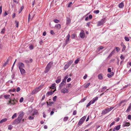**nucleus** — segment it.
Returning a JSON list of instances; mask_svg holds the SVG:
<instances>
[{"instance_id": "obj_20", "label": "nucleus", "mask_w": 131, "mask_h": 131, "mask_svg": "<svg viewBox=\"0 0 131 131\" xmlns=\"http://www.w3.org/2000/svg\"><path fill=\"white\" fill-rule=\"evenodd\" d=\"M98 99V97H95L94 98L93 100H91V101H92V103H94V102L96 101Z\"/></svg>"}, {"instance_id": "obj_56", "label": "nucleus", "mask_w": 131, "mask_h": 131, "mask_svg": "<svg viewBox=\"0 0 131 131\" xmlns=\"http://www.w3.org/2000/svg\"><path fill=\"white\" fill-rule=\"evenodd\" d=\"M79 60L78 59H77L76 60H75V64H77L78 63V62L79 61Z\"/></svg>"}, {"instance_id": "obj_14", "label": "nucleus", "mask_w": 131, "mask_h": 131, "mask_svg": "<svg viewBox=\"0 0 131 131\" xmlns=\"http://www.w3.org/2000/svg\"><path fill=\"white\" fill-rule=\"evenodd\" d=\"M108 112V110L107 108L103 110L102 112V114H105L107 113Z\"/></svg>"}, {"instance_id": "obj_58", "label": "nucleus", "mask_w": 131, "mask_h": 131, "mask_svg": "<svg viewBox=\"0 0 131 131\" xmlns=\"http://www.w3.org/2000/svg\"><path fill=\"white\" fill-rule=\"evenodd\" d=\"M20 88L19 87H18L17 88L16 91L17 92H18L19 91H20Z\"/></svg>"}, {"instance_id": "obj_49", "label": "nucleus", "mask_w": 131, "mask_h": 131, "mask_svg": "<svg viewBox=\"0 0 131 131\" xmlns=\"http://www.w3.org/2000/svg\"><path fill=\"white\" fill-rule=\"evenodd\" d=\"M31 15L30 14H29L28 15V22L30 20H31L32 19L30 18Z\"/></svg>"}, {"instance_id": "obj_45", "label": "nucleus", "mask_w": 131, "mask_h": 131, "mask_svg": "<svg viewBox=\"0 0 131 131\" xmlns=\"http://www.w3.org/2000/svg\"><path fill=\"white\" fill-rule=\"evenodd\" d=\"M15 22L16 24V27H18L19 22L17 21H15Z\"/></svg>"}, {"instance_id": "obj_39", "label": "nucleus", "mask_w": 131, "mask_h": 131, "mask_svg": "<svg viewBox=\"0 0 131 131\" xmlns=\"http://www.w3.org/2000/svg\"><path fill=\"white\" fill-rule=\"evenodd\" d=\"M76 35L75 34H73L72 35H71V38H72V39H74L75 38V37H76Z\"/></svg>"}, {"instance_id": "obj_61", "label": "nucleus", "mask_w": 131, "mask_h": 131, "mask_svg": "<svg viewBox=\"0 0 131 131\" xmlns=\"http://www.w3.org/2000/svg\"><path fill=\"white\" fill-rule=\"evenodd\" d=\"M127 118L128 119H130L131 118V115H129L128 116Z\"/></svg>"}, {"instance_id": "obj_4", "label": "nucleus", "mask_w": 131, "mask_h": 131, "mask_svg": "<svg viewBox=\"0 0 131 131\" xmlns=\"http://www.w3.org/2000/svg\"><path fill=\"white\" fill-rule=\"evenodd\" d=\"M105 18L102 19L100 21L97 22V26H99L102 25L105 23Z\"/></svg>"}, {"instance_id": "obj_38", "label": "nucleus", "mask_w": 131, "mask_h": 131, "mask_svg": "<svg viewBox=\"0 0 131 131\" xmlns=\"http://www.w3.org/2000/svg\"><path fill=\"white\" fill-rule=\"evenodd\" d=\"M5 28H4L2 29V31H1V34H3L4 33L5 31Z\"/></svg>"}, {"instance_id": "obj_63", "label": "nucleus", "mask_w": 131, "mask_h": 131, "mask_svg": "<svg viewBox=\"0 0 131 131\" xmlns=\"http://www.w3.org/2000/svg\"><path fill=\"white\" fill-rule=\"evenodd\" d=\"M86 99V97H84L83 99H82L81 100V102H84L85 100Z\"/></svg>"}, {"instance_id": "obj_41", "label": "nucleus", "mask_w": 131, "mask_h": 131, "mask_svg": "<svg viewBox=\"0 0 131 131\" xmlns=\"http://www.w3.org/2000/svg\"><path fill=\"white\" fill-rule=\"evenodd\" d=\"M17 116V114L16 113H15L12 117V118L13 119H14Z\"/></svg>"}, {"instance_id": "obj_44", "label": "nucleus", "mask_w": 131, "mask_h": 131, "mask_svg": "<svg viewBox=\"0 0 131 131\" xmlns=\"http://www.w3.org/2000/svg\"><path fill=\"white\" fill-rule=\"evenodd\" d=\"M68 117H65L64 118L63 120L64 121H66L68 120Z\"/></svg>"}, {"instance_id": "obj_30", "label": "nucleus", "mask_w": 131, "mask_h": 131, "mask_svg": "<svg viewBox=\"0 0 131 131\" xmlns=\"http://www.w3.org/2000/svg\"><path fill=\"white\" fill-rule=\"evenodd\" d=\"M69 65H68V64H67L65 66L64 68V70H66V69H67L69 67Z\"/></svg>"}, {"instance_id": "obj_60", "label": "nucleus", "mask_w": 131, "mask_h": 131, "mask_svg": "<svg viewBox=\"0 0 131 131\" xmlns=\"http://www.w3.org/2000/svg\"><path fill=\"white\" fill-rule=\"evenodd\" d=\"M108 72H111V68H109L107 69Z\"/></svg>"}, {"instance_id": "obj_51", "label": "nucleus", "mask_w": 131, "mask_h": 131, "mask_svg": "<svg viewBox=\"0 0 131 131\" xmlns=\"http://www.w3.org/2000/svg\"><path fill=\"white\" fill-rule=\"evenodd\" d=\"M28 118L30 120L34 118V117L33 116H29L28 117Z\"/></svg>"}, {"instance_id": "obj_31", "label": "nucleus", "mask_w": 131, "mask_h": 131, "mask_svg": "<svg viewBox=\"0 0 131 131\" xmlns=\"http://www.w3.org/2000/svg\"><path fill=\"white\" fill-rule=\"evenodd\" d=\"M114 107H111L110 108H107L108 110V111L109 112L110 111H111L112 110L113 108H114Z\"/></svg>"}, {"instance_id": "obj_64", "label": "nucleus", "mask_w": 131, "mask_h": 131, "mask_svg": "<svg viewBox=\"0 0 131 131\" xmlns=\"http://www.w3.org/2000/svg\"><path fill=\"white\" fill-rule=\"evenodd\" d=\"M25 62L27 64L30 63L29 60H25Z\"/></svg>"}, {"instance_id": "obj_22", "label": "nucleus", "mask_w": 131, "mask_h": 131, "mask_svg": "<svg viewBox=\"0 0 131 131\" xmlns=\"http://www.w3.org/2000/svg\"><path fill=\"white\" fill-rule=\"evenodd\" d=\"M55 27L57 29H59L61 28V26L60 24H58L55 25Z\"/></svg>"}, {"instance_id": "obj_36", "label": "nucleus", "mask_w": 131, "mask_h": 131, "mask_svg": "<svg viewBox=\"0 0 131 131\" xmlns=\"http://www.w3.org/2000/svg\"><path fill=\"white\" fill-rule=\"evenodd\" d=\"M92 101H91L88 104L86 105V107H88L89 106H90L91 104H93V103H92Z\"/></svg>"}, {"instance_id": "obj_25", "label": "nucleus", "mask_w": 131, "mask_h": 131, "mask_svg": "<svg viewBox=\"0 0 131 131\" xmlns=\"http://www.w3.org/2000/svg\"><path fill=\"white\" fill-rule=\"evenodd\" d=\"M107 88V87L104 86L100 90V92H102L104 91Z\"/></svg>"}, {"instance_id": "obj_26", "label": "nucleus", "mask_w": 131, "mask_h": 131, "mask_svg": "<svg viewBox=\"0 0 131 131\" xmlns=\"http://www.w3.org/2000/svg\"><path fill=\"white\" fill-rule=\"evenodd\" d=\"M124 4L123 2L121 3L118 5L119 7L120 8H122L124 6Z\"/></svg>"}, {"instance_id": "obj_15", "label": "nucleus", "mask_w": 131, "mask_h": 131, "mask_svg": "<svg viewBox=\"0 0 131 131\" xmlns=\"http://www.w3.org/2000/svg\"><path fill=\"white\" fill-rule=\"evenodd\" d=\"M115 52V49L113 50L112 51L111 53L109 56H108V58H110L111 57L113 54H114Z\"/></svg>"}, {"instance_id": "obj_24", "label": "nucleus", "mask_w": 131, "mask_h": 131, "mask_svg": "<svg viewBox=\"0 0 131 131\" xmlns=\"http://www.w3.org/2000/svg\"><path fill=\"white\" fill-rule=\"evenodd\" d=\"M7 119L5 118L3 119H2L0 121V123L2 124L4 122H5L7 121Z\"/></svg>"}, {"instance_id": "obj_19", "label": "nucleus", "mask_w": 131, "mask_h": 131, "mask_svg": "<svg viewBox=\"0 0 131 131\" xmlns=\"http://www.w3.org/2000/svg\"><path fill=\"white\" fill-rule=\"evenodd\" d=\"M114 74V73L113 72H112L110 73H108L107 74V77L108 78H111L112 76H113Z\"/></svg>"}, {"instance_id": "obj_6", "label": "nucleus", "mask_w": 131, "mask_h": 131, "mask_svg": "<svg viewBox=\"0 0 131 131\" xmlns=\"http://www.w3.org/2000/svg\"><path fill=\"white\" fill-rule=\"evenodd\" d=\"M21 120L17 118V119L15 120L13 122L12 124H17L19 123Z\"/></svg>"}, {"instance_id": "obj_13", "label": "nucleus", "mask_w": 131, "mask_h": 131, "mask_svg": "<svg viewBox=\"0 0 131 131\" xmlns=\"http://www.w3.org/2000/svg\"><path fill=\"white\" fill-rule=\"evenodd\" d=\"M120 128V125H118L117 126L115 127L114 128L113 131H115V130H118Z\"/></svg>"}, {"instance_id": "obj_42", "label": "nucleus", "mask_w": 131, "mask_h": 131, "mask_svg": "<svg viewBox=\"0 0 131 131\" xmlns=\"http://www.w3.org/2000/svg\"><path fill=\"white\" fill-rule=\"evenodd\" d=\"M124 38H125V40L126 41H129V39L128 38V37H125Z\"/></svg>"}, {"instance_id": "obj_21", "label": "nucleus", "mask_w": 131, "mask_h": 131, "mask_svg": "<svg viewBox=\"0 0 131 131\" xmlns=\"http://www.w3.org/2000/svg\"><path fill=\"white\" fill-rule=\"evenodd\" d=\"M55 90H56V89L54 90L53 92L52 91H49L46 94V95H52L53 94V93L54 92Z\"/></svg>"}, {"instance_id": "obj_40", "label": "nucleus", "mask_w": 131, "mask_h": 131, "mask_svg": "<svg viewBox=\"0 0 131 131\" xmlns=\"http://www.w3.org/2000/svg\"><path fill=\"white\" fill-rule=\"evenodd\" d=\"M73 61L72 60L70 61L69 62H68L67 64H68L70 66L72 63L73 62Z\"/></svg>"}, {"instance_id": "obj_18", "label": "nucleus", "mask_w": 131, "mask_h": 131, "mask_svg": "<svg viewBox=\"0 0 131 131\" xmlns=\"http://www.w3.org/2000/svg\"><path fill=\"white\" fill-rule=\"evenodd\" d=\"M24 68H23L19 69L21 73L22 74H23L25 73V70Z\"/></svg>"}, {"instance_id": "obj_16", "label": "nucleus", "mask_w": 131, "mask_h": 131, "mask_svg": "<svg viewBox=\"0 0 131 131\" xmlns=\"http://www.w3.org/2000/svg\"><path fill=\"white\" fill-rule=\"evenodd\" d=\"M61 77H58L57 78V80L56 81V82L57 83H58L60 82L61 81Z\"/></svg>"}, {"instance_id": "obj_46", "label": "nucleus", "mask_w": 131, "mask_h": 131, "mask_svg": "<svg viewBox=\"0 0 131 131\" xmlns=\"http://www.w3.org/2000/svg\"><path fill=\"white\" fill-rule=\"evenodd\" d=\"M94 12L96 14H97L99 13V10H94Z\"/></svg>"}, {"instance_id": "obj_59", "label": "nucleus", "mask_w": 131, "mask_h": 131, "mask_svg": "<svg viewBox=\"0 0 131 131\" xmlns=\"http://www.w3.org/2000/svg\"><path fill=\"white\" fill-rule=\"evenodd\" d=\"M90 83H88L85 86V88H87L88 86H89L90 85Z\"/></svg>"}, {"instance_id": "obj_54", "label": "nucleus", "mask_w": 131, "mask_h": 131, "mask_svg": "<svg viewBox=\"0 0 131 131\" xmlns=\"http://www.w3.org/2000/svg\"><path fill=\"white\" fill-rule=\"evenodd\" d=\"M57 97L56 96H55L53 98V100L54 101H56Z\"/></svg>"}, {"instance_id": "obj_7", "label": "nucleus", "mask_w": 131, "mask_h": 131, "mask_svg": "<svg viewBox=\"0 0 131 131\" xmlns=\"http://www.w3.org/2000/svg\"><path fill=\"white\" fill-rule=\"evenodd\" d=\"M18 67L19 69L24 68L25 67L24 64L21 62H19L18 63Z\"/></svg>"}, {"instance_id": "obj_43", "label": "nucleus", "mask_w": 131, "mask_h": 131, "mask_svg": "<svg viewBox=\"0 0 131 131\" xmlns=\"http://www.w3.org/2000/svg\"><path fill=\"white\" fill-rule=\"evenodd\" d=\"M12 126L10 125L8 126V129L9 130H11L12 128Z\"/></svg>"}, {"instance_id": "obj_35", "label": "nucleus", "mask_w": 131, "mask_h": 131, "mask_svg": "<svg viewBox=\"0 0 131 131\" xmlns=\"http://www.w3.org/2000/svg\"><path fill=\"white\" fill-rule=\"evenodd\" d=\"M71 84L67 85L66 86V88L68 89H69V87L71 88Z\"/></svg>"}, {"instance_id": "obj_32", "label": "nucleus", "mask_w": 131, "mask_h": 131, "mask_svg": "<svg viewBox=\"0 0 131 131\" xmlns=\"http://www.w3.org/2000/svg\"><path fill=\"white\" fill-rule=\"evenodd\" d=\"M9 61V59H8L7 60H6V61L3 64V66L4 67H5L6 66L7 64L8 63Z\"/></svg>"}, {"instance_id": "obj_28", "label": "nucleus", "mask_w": 131, "mask_h": 131, "mask_svg": "<svg viewBox=\"0 0 131 131\" xmlns=\"http://www.w3.org/2000/svg\"><path fill=\"white\" fill-rule=\"evenodd\" d=\"M10 95H4V97L6 99H7L10 98Z\"/></svg>"}, {"instance_id": "obj_53", "label": "nucleus", "mask_w": 131, "mask_h": 131, "mask_svg": "<svg viewBox=\"0 0 131 131\" xmlns=\"http://www.w3.org/2000/svg\"><path fill=\"white\" fill-rule=\"evenodd\" d=\"M66 80L64 78L63 80L61 82L66 84Z\"/></svg>"}, {"instance_id": "obj_3", "label": "nucleus", "mask_w": 131, "mask_h": 131, "mask_svg": "<svg viewBox=\"0 0 131 131\" xmlns=\"http://www.w3.org/2000/svg\"><path fill=\"white\" fill-rule=\"evenodd\" d=\"M52 64L53 63L50 62L47 64L45 70V73L49 71Z\"/></svg>"}, {"instance_id": "obj_57", "label": "nucleus", "mask_w": 131, "mask_h": 131, "mask_svg": "<svg viewBox=\"0 0 131 131\" xmlns=\"http://www.w3.org/2000/svg\"><path fill=\"white\" fill-rule=\"evenodd\" d=\"M120 58L121 59H124V57L123 55H122L120 57Z\"/></svg>"}, {"instance_id": "obj_62", "label": "nucleus", "mask_w": 131, "mask_h": 131, "mask_svg": "<svg viewBox=\"0 0 131 131\" xmlns=\"http://www.w3.org/2000/svg\"><path fill=\"white\" fill-rule=\"evenodd\" d=\"M115 123V122L114 121V122H112L111 123V124H110V127L111 126H112L113 125H114V124Z\"/></svg>"}, {"instance_id": "obj_23", "label": "nucleus", "mask_w": 131, "mask_h": 131, "mask_svg": "<svg viewBox=\"0 0 131 131\" xmlns=\"http://www.w3.org/2000/svg\"><path fill=\"white\" fill-rule=\"evenodd\" d=\"M56 84L55 83H53V84H52L51 86L50 87V88L53 89H56Z\"/></svg>"}, {"instance_id": "obj_9", "label": "nucleus", "mask_w": 131, "mask_h": 131, "mask_svg": "<svg viewBox=\"0 0 131 131\" xmlns=\"http://www.w3.org/2000/svg\"><path fill=\"white\" fill-rule=\"evenodd\" d=\"M85 33L83 30H82L80 34V37L82 38H84L85 36Z\"/></svg>"}, {"instance_id": "obj_33", "label": "nucleus", "mask_w": 131, "mask_h": 131, "mask_svg": "<svg viewBox=\"0 0 131 131\" xmlns=\"http://www.w3.org/2000/svg\"><path fill=\"white\" fill-rule=\"evenodd\" d=\"M38 113V111L37 110H34L33 113L32 115H37Z\"/></svg>"}, {"instance_id": "obj_52", "label": "nucleus", "mask_w": 131, "mask_h": 131, "mask_svg": "<svg viewBox=\"0 0 131 131\" xmlns=\"http://www.w3.org/2000/svg\"><path fill=\"white\" fill-rule=\"evenodd\" d=\"M116 50L117 52H118L119 51V48L118 47H116Z\"/></svg>"}, {"instance_id": "obj_11", "label": "nucleus", "mask_w": 131, "mask_h": 131, "mask_svg": "<svg viewBox=\"0 0 131 131\" xmlns=\"http://www.w3.org/2000/svg\"><path fill=\"white\" fill-rule=\"evenodd\" d=\"M65 84L61 82L60 84L59 87V89H61L62 88H64L65 86Z\"/></svg>"}, {"instance_id": "obj_50", "label": "nucleus", "mask_w": 131, "mask_h": 131, "mask_svg": "<svg viewBox=\"0 0 131 131\" xmlns=\"http://www.w3.org/2000/svg\"><path fill=\"white\" fill-rule=\"evenodd\" d=\"M129 125V123L126 122V123L125 125L124 126H128Z\"/></svg>"}, {"instance_id": "obj_37", "label": "nucleus", "mask_w": 131, "mask_h": 131, "mask_svg": "<svg viewBox=\"0 0 131 131\" xmlns=\"http://www.w3.org/2000/svg\"><path fill=\"white\" fill-rule=\"evenodd\" d=\"M53 21L56 23H57L59 22L60 21L59 20H57L56 19H55Z\"/></svg>"}, {"instance_id": "obj_48", "label": "nucleus", "mask_w": 131, "mask_h": 131, "mask_svg": "<svg viewBox=\"0 0 131 131\" xmlns=\"http://www.w3.org/2000/svg\"><path fill=\"white\" fill-rule=\"evenodd\" d=\"M24 100V98L23 97H21L20 98L19 100V102L20 103L22 102Z\"/></svg>"}, {"instance_id": "obj_34", "label": "nucleus", "mask_w": 131, "mask_h": 131, "mask_svg": "<svg viewBox=\"0 0 131 131\" xmlns=\"http://www.w3.org/2000/svg\"><path fill=\"white\" fill-rule=\"evenodd\" d=\"M29 48L30 50H32L34 48V47L32 45H29Z\"/></svg>"}, {"instance_id": "obj_17", "label": "nucleus", "mask_w": 131, "mask_h": 131, "mask_svg": "<svg viewBox=\"0 0 131 131\" xmlns=\"http://www.w3.org/2000/svg\"><path fill=\"white\" fill-rule=\"evenodd\" d=\"M71 20L70 18H67L66 24L68 25H69L71 23Z\"/></svg>"}, {"instance_id": "obj_10", "label": "nucleus", "mask_w": 131, "mask_h": 131, "mask_svg": "<svg viewBox=\"0 0 131 131\" xmlns=\"http://www.w3.org/2000/svg\"><path fill=\"white\" fill-rule=\"evenodd\" d=\"M24 113L23 112H21L20 113V114L18 117V118H19V119L21 120L22 119L24 115Z\"/></svg>"}, {"instance_id": "obj_27", "label": "nucleus", "mask_w": 131, "mask_h": 131, "mask_svg": "<svg viewBox=\"0 0 131 131\" xmlns=\"http://www.w3.org/2000/svg\"><path fill=\"white\" fill-rule=\"evenodd\" d=\"M131 110V103L130 104L128 107L126 111L127 112H128Z\"/></svg>"}, {"instance_id": "obj_1", "label": "nucleus", "mask_w": 131, "mask_h": 131, "mask_svg": "<svg viewBox=\"0 0 131 131\" xmlns=\"http://www.w3.org/2000/svg\"><path fill=\"white\" fill-rule=\"evenodd\" d=\"M17 102V100L15 98H14L13 99H10L8 101V102L7 103V104L10 105H14L16 104Z\"/></svg>"}, {"instance_id": "obj_8", "label": "nucleus", "mask_w": 131, "mask_h": 131, "mask_svg": "<svg viewBox=\"0 0 131 131\" xmlns=\"http://www.w3.org/2000/svg\"><path fill=\"white\" fill-rule=\"evenodd\" d=\"M61 90V92L63 93H68V89L66 88H62Z\"/></svg>"}, {"instance_id": "obj_12", "label": "nucleus", "mask_w": 131, "mask_h": 131, "mask_svg": "<svg viewBox=\"0 0 131 131\" xmlns=\"http://www.w3.org/2000/svg\"><path fill=\"white\" fill-rule=\"evenodd\" d=\"M70 38V35L69 34H68V35L66 37V44L65 45H67L68 43V42Z\"/></svg>"}, {"instance_id": "obj_2", "label": "nucleus", "mask_w": 131, "mask_h": 131, "mask_svg": "<svg viewBox=\"0 0 131 131\" xmlns=\"http://www.w3.org/2000/svg\"><path fill=\"white\" fill-rule=\"evenodd\" d=\"M86 116H84L82 117L80 119L78 124L77 125L78 127H79L82 124L85 119L86 118Z\"/></svg>"}, {"instance_id": "obj_47", "label": "nucleus", "mask_w": 131, "mask_h": 131, "mask_svg": "<svg viewBox=\"0 0 131 131\" xmlns=\"http://www.w3.org/2000/svg\"><path fill=\"white\" fill-rule=\"evenodd\" d=\"M24 8V6H22L21 8L19 9V13H20L22 11V10Z\"/></svg>"}, {"instance_id": "obj_29", "label": "nucleus", "mask_w": 131, "mask_h": 131, "mask_svg": "<svg viewBox=\"0 0 131 131\" xmlns=\"http://www.w3.org/2000/svg\"><path fill=\"white\" fill-rule=\"evenodd\" d=\"M98 78L100 80H102L103 78L102 74H100L99 75H98Z\"/></svg>"}, {"instance_id": "obj_55", "label": "nucleus", "mask_w": 131, "mask_h": 131, "mask_svg": "<svg viewBox=\"0 0 131 131\" xmlns=\"http://www.w3.org/2000/svg\"><path fill=\"white\" fill-rule=\"evenodd\" d=\"M15 75V73H14L12 75V78L13 79Z\"/></svg>"}, {"instance_id": "obj_5", "label": "nucleus", "mask_w": 131, "mask_h": 131, "mask_svg": "<svg viewBox=\"0 0 131 131\" xmlns=\"http://www.w3.org/2000/svg\"><path fill=\"white\" fill-rule=\"evenodd\" d=\"M43 85H42L39 86L38 88H37L32 91V93L33 94H35L38 92L41 89V87Z\"/></svg>"}]
</instances>
